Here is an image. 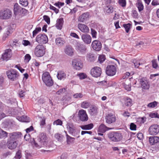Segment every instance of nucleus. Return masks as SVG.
Returning a JSON list of instances; mask_svg holds the SVG:
<instances>
[{
	"instance_id": "obj_1",
	"label": "nucleus",
	"mask_w": 159,
	"mask_h": 159,
	"mask_svg": "<svg viewBox=\"0 0 159 159\" xmlns=\"http://www.w3.org/2000/svg\"><path fill=\"white\" fill-rule=\"evenodd\" d=\"M8 78L12 81L17 80L19 77V73L16 70L11 69L6 72Z\"/></svg>"
},
{
	"instance_id": "obj_2",
	"label": "nucleus",
	"mask_w": 159,
	"mask_h": 159,
	"mask_svg": "<svg viewBox=\"0 0 159 159\" xmlns=\"http://www.w3.org/2000/svg\"><path fill=\"white\" fill-rule=\"evenodd\" d=\"M42 79L47 86L51 87L53 85V80L48 72H45L43 74Z\"/></svg>"
},
{
	"instance_id": "obj_3",
	"label": "nucleus",
	"mask_w": 159,
	"mask_h": 159,
	"mask_svg": "<svg viewBox=\"0 0 159 159\" xmlns=\"http://www.w3.org/2000/svg\"><path fill=\"white\" fill-rule=\"evenodd\" d=\"M110 140L114 142H118L121 140L122 136L121 134L115 132H111L108 134Z\"/></svg>"
},
{
	"instance_id": "obj_4",
	"label": "nucleus",
	"mask_w": 159,
	"mask_h": 159,
	"mask_svg": "<svg viewBox=\"0 0 159 159\" xmlns=\"http://www.w3.org/2000/svg\"><path fill=\"white\" fill-rule=\"evenodd\" d=\"M45 53V48L42 45H38L34 50V54L37 57L43 56Z\"/></svg>"
},
{
	"instance_id": "obj_5",
	"label": "nucleus",
	"mask_w": 159,
	"mask_h": 159,
	"mask_svg": "<svg viewBox=\"0 0 159 159\" xmlns=\"http://www.w3.org/2000/svg\"><path fill=\"white\" fill-rule=\"evenodd\" d=\"M12 16V12L8 9H4L0 11V19L7 20L10 18Z\"/></svg>"
},
{
	"instance_id": "obj_6",
	"label": "nucleus",
	"mask_w": 159,
	"mask_h": 159,
	"mask_svg": "<svg viewBox=\"0 0 159 159\" xmlns=\"http://www.w3.org/2000/svg\"><path fill=\"white\" fill-rule=\"evenodd\" d=\"M72 64L74 68L76 70H80L83 66V64L82 61L80 59H74L72 61Z\"/></svg>"
},
{
	"instance_id": "obj_7",
	"label": "nucleus",
	"mask_w": 159,
	"mask_h": 159,
	"mask_svg": "<svg viewBox=\"0 0 159 159\" xmlns=\"http://www.w3.org/2000/svg\"><path fill=\"white\" fill-rule=\"evenodd\" d=\"M36 41L40 44H45L48 42V39L45 34H39L37 36Z\"/></svg>"
},
{
	"instance_id": "obj_8",
	"label": "nucleus",
	"mask_w": 159,
	"mask_h": 159,
	"mask_svg": "<svg viewBox=\"0 0 159 159\" xmlns=\"http://www.w3.org/2000/svg\"><path fill=\"white\" fill-rule=\"evenodd\" d=\"M90 73L93 77L97 78L99 77L101 74V69L98 67L95 66L91 69Z\"/></svg>"
},
{
	"instance_id": "obj_9",
	"label": "nucleus",
	"mask_w": 159,
	"mask_h": 159,
	"mask_svg": "<svg viewBox=\"0 0 159 159\" xmlns=\"http://www.w3.org/2000/svg\"><path fill=\"white\" fill-rule=\"evenodd\" d=\"M12 55L11 50L10 49H8L4 50V52L2 54L1 59L3 61H7L9 60Z\"/></svg>"
},
{
	"instance_id": "obj_10",
	"label": "nucleus",
	"mask_w": 159,
	"mask_h": 159,
	"mask_svg": "<svg viewBox=\"0 0 159 159\" xmlns=\"http://www.w3.org/2000/svg\"><path fill=\"white\" fill-rule=\"evenodd\" d=\"M75 49L82 54H84L86 52L87 48L84 44L80 43H77L75 46Z\"/></svg>"
},
{
	"instance_id": "obj_11",
	"label": "nucleus",
	"mask_w": 159,
	"mask_h": 159,
	"mask_svg": "<svg viewBox=\"0 0 159 159\" xmlns=\"http://www.w3.org/2000/svg\"><path fill=\"white\" fill-rule=\"evenodd\" d=\"M78 114L79 119L81 121L85 122L88 120V117L85 110L81 109L79 110Z\"/></svg>"
},
{
	"instance_id": "obj_12",
	"label": "nucleus",
	"mask_w": 159,
	"mask_h": 159,
	"mask_svg": "<svg viewBox=\"0 0 159 159\" xmlns=\"http://www.w3.org/2000/svg\"><path fill=\"white\" fill-rule=\"evenodd\" d=\"M116 72L115 66L113 65L108 66L106 69V73L108 75L112 76L114 75Z\"/></svg>"
},
{
	"instance_id": "obj_13",
	"label": "nucleus",
	"mask_w": 159,
	"mask_h": 159,
	"mask_svg": "<svg viewBox=\"0 0 159 159\" xmlns=\"http://www.w3.org/2000/svg\"><path fill=\"white\" fill-rule=\"evenodd\" d=\"M149 134L151 135H156L159 132V126L157 125H151L149 129Z\"/></svg>"
},
{
	"instance_id": "obj_14",
	"label": "nucleus",
	"mask_w": 159,
	"mask_h": 159,
	"mask_svg": "<svg viewBox=\"0 0 159 159\" xmlns=\"http://www.w3.org/2000/svg\"><path fill=\"white\" fill-rule=\"evenodd\" d=\"M91 46L93 50L98 51L101 49L102 44L99 41L94 40L92 42Z\"/></svg>"
},
{
	"instance_id": "obj_15",
	"label": "nucleus",
	"mask_w": 159,
	"mask_h": 159,
	"mask_svg": "<svg viewBox=\"0 0 159 159\" xmlns=\"http://www.w3.org/2000/svg\"><path fill=\"white\" fill-rule=\"evenodd\" d=\"M81 38L82 41L85 44H88L91 43L92 40L91 37L88 34H82L81 35Z\"/></svg>"
},
{
	"instance_id": "obj_16",
	"label": "nucleus",
	"mask_w": 159,
	"mask_h": 159,
	"mask_svg": "<svg viewBox=\"0 0 159 159\" xmlns=\"http://www.w3.org/2000/svg\"><path fill=\"white\" fill-rule=\"evenodd\" d=\"M21 135V133L18 132L10 133L9 135V139L13 141H16L17 139L20 138Z\"/></svg>"
},
{
	"instance_id": "obj_17",
	"label": "nucleus",
	"mask_w": 159,
	"mask_h": 159,
	"mask_svg": "<svg viewBox=\"0 0 159 159\" xmlns=\"http://www.w3.org/2000/svg\"><path fill=\"white\" fill-rule=\"evenodd\" d=\"M66 128L69 134L75 136L74 133L75 131V128L74 125L71 123H68L66 124Z\"/></svg>"
},
{
	"instance_id": "obj_18",
	"label": "nucleus",
	"mask_w": 159,
	"mask_h": 159,
	"mask_svg": "<svg viewBox=\"0 0 159 159\" xmlns=\"http://www.w3.org/2000/svg\"><path fill=\"white\" fill-rule=\"evenodd\" d=\"M105 119L106 122L109 124L115 122L116 119L115 116L111 113L109 114L107 116Z\"/></svg>"
},
{
	"instance_id": "obj_19",
	"label": "nucleus",
	"mask_w": 159,
	"mask_h": 159,
	"mask_svg": "<svg viewBox=\"0 0 159 159\" xmlns=\"http://www.w3.org/2000/svg\"><path fill=\"white\" fill-rule=\"evenodd\" d=\"M78 27L79 30L83 33H87L89 32V27L85 25L79 23L78 24Z\"/></svg>"
},
{
	"instance_id": "obj_20",
	"label": "nucleus",
	"mask_w": 159,
	"mask_h": 159,
	"mask_svg": "<svg viewBox=\"0 0 159 159\" xmlns=\"http://www.w3.org/2000/svg\"><path fill=\"white\" fill-rule=\"evenodd\" d=\"M17 144V141H13L9 139L7 142V147L10 149H13L16 147Z\"/></svg>"
},
{
	"instance_id": "obj_21",
	"label": "nucleus",
	"mask_w": 159,
	"mask_h": 159,
	"mask_svg": "<svg viewBox=\"0 0 159 159\" xmlns=\"http://www.w3.org/2000/svg\"><path fill=\"white\" fill-rule=\"evenodd\" d=\"M139 81L143 89H149V85L148 82L145 80L144 78L140 79Z\"/></svg>"
},
{
	"instance_id": "obj_22",
	"label": "nucleus",
	"mask_w": 159,
	"mask_h": 159,
	"mask_svg": "<svg viewBox=\"0 0 159 159\" xmlns=\"http://www.w3.org/2000/svg\"><path fill=\"white\" fill-rule=\"evenodd\" d=\"M88 111L91 116H95L98 113V108L96 106H93L90 107Z\"/></svg>"
},
{
	"instance_id": "obj_23",
	"label": "nucleus",
	"mask_w": 159,
	"mask_h": 159,
	"mask_svg": "<svg viewBox=\"0 0 159 159\" xmlns=\"http://www.w3.org/2000/svg\"><path fill=\"white\" fill-rule=\"evenodd\" d=\"M57 76L58 80H61L66 78V75L63 71L60 70L58 71Z\"/></svg>"
},
{
	"instance_id": "obj_24",
	"label": "nucleus",
	"mask_w": 159,
	"mask_h": 159,
	"mask_svg": "<svg viewBox=\"0 0 159 159\" xmlns=\"http://www.w3.org/2000/svg\"><path fill=\"white\" fill-rule=\"evenodd\" d=\"M89 16L88 13H84L79 17L78 20L79 21L83 22L88 19Z\"/></svg>"
},
{
	"instance_id": "obj_25",
	"label": "nucleus",
	"mask_w": 159,
	"mask_h": 159,
	"mask_svg": "<svg viewBox=\"0 0 159 159\" xmlns=\"http://www.w3.org/2000/svg\"><path fill=\"white\" fill-rule=\"evenodd\" d=\"M16 118L19 121L22 122H29L30 121V118L25 115L21 116H18Z\"/></svg>"
},
{
	"instance_id": "obj_26",
	"label": "nucleus",
	"mask_w": 159,
	"mask_h": 159,
	"mask_svg": "<svg viewBox=\"0 0 159 159\" xmlns=\"http://www.w3.org/2000/svg\"><path fill=\"white\" fill-rule=\"evenodd\" d=\"M74 49L71 46H66L65 50L66 54L68 55L71 56L73 55Z\"/></svg>"
},
{
	"instance_id": "obj_27",
	"label": "nucleus",
	"mask_w": 159,
	"mask_h": 159,
	"mask_svg": "<svg viewBox=\"0 0 159 159\" xmlns=\"http://www.w3.org/2000/svg\"><path fill=\"white\" fill-rule=\"evenodd\" d=\"M22 8L19 6L17 3L15 4L14 7V14L16 15L20 12L21 11Z\"/></svg>"
},
{
	"instance_id": "obj_28",
	"label": "nucleus",
	"mask_w": 159,
	"mask_h": 159,
	"mask_svg": "<svg viewBox=\"0 0 159 159\" xmlns=\"http://www.w3.org/2000/svg\"><path fill=\"white\" fill-rule=\"evenodd\" d=\"M124 104L126 106L130 107L132 105L133 101L130 98L126 97L124 98Z\"/></svg>"
},
{
	"instance_id": "obj_29",
	"label": "nucleus",
	"mask_w": 159,
	"mask_h": 159,
	"mask_svg": "<svg viewBox=\"0 0 159 159\" xmlns=\"http://www.w3.org/2000/svg\"><path fill=\"white\" fill-rule=\"evenodd\" d=\"M13 29L11 27H9L7 29V31L4 34L3 39L5 40L13 32Z\"/></svg>"
},
{
	"instance_id": "obj_30",
	"label": "nucleus",
	"mask_w": 159,
	"mask_h": 159,
	"mask_svg": "<svg viewBox=\"0 0 159 159\" xmlns=\"http://www.w3.org/2000/svg\"><path fill=\"white\" fill-rule=\"evenodd\" d=\"M57 23L56 26L57 28L58 29L61 30L62 27L63 23V19L62 18H61L57 20Z\"/></svg>"
},
{
	"instance_id": "obj_31",
	"label": "nucleus",
	"mask_w": 159,
	"mask_h": 159,
	"mask_svg": "<svg viewBox=\"0 0 159 159\" xmlns=\"http://www.w3.org/2000/svg\"><path fill=\"white\" fill-rule=\"evenodd\" d=\"M56 44L59 46H61L64 44L65 41L63 38L61 37L57 38L55 40Z\"/></svg>"
},
{
	"instance_id": "obj_32",
	"label": "nucleus",
	"mask_w": 159,
	"mask_h": 159,
	"mask_svg": "<svg viewBox=\"0 0 159 159\" xmlns=\"http://www.w3.org/2000/svg\"><path fill=\"white\" fill-rule=\"evenodd\" d=\"M109 129L104 124H102L99 127L98 131L101 133H103Z\"/></svg>"
},
{
	"instance_id": "obj_33",
	"label": "nucleus",
	"mask_w": 159,
	"mask_h": 159,
	"mask_svg": "<svg viewBox=\"0 0 159 159\" xmlns=\"http://www.w3.org/2000/svg\"><path fill=\"white\" fill-rule=\"evenodd\" d=\"M93 125L92 123L82 125L80 126V127L83 130H90L93 127Z\"/></svg>"
},
{
	"instance_id": "obj_34",
	"label": "nucleus",
	"mask_w": 159,
	"mask_h": 159,
	"mask_svg": "<svg viewBox=\"0 0 159 159\" xmlns=\"http://www.w3.org/2000/svg\"><path fill=\"white\" fill-rule=\"evenodd\" d=\"M87 60L90 62L93 61L95 60V57L94 55L91 53H88L86 56Z\"/></svg>"
},
{
	"instance_id": "obj_35",
	"label": "nucleus",
	"mask_w": 159,
	"mask_h": 159,
	"mask_svg": "<svg viewBox=\"0 0 159 159\" xmlns=\"http://www.w3.org/2000/svg\"><path fill=\"white\" fill-rule=\"evenodd\" d=\"M66 137V142L67 144H70L73 143L75 139L74 138L71 137L68 135H67Z\"/></svg>"
},
{
	"instance_id": "obj_36",
	"label": "nucleus",
	"mask_w": 159,
	"mask_h": 159,
	"mask_svg": "<svg viewBox=\"0 0 159 159\" xmlns=\"http://www.w3.org/2000/svg\"><path fill=\"white\" fill-rule=\"evenodd\" d=\"M40 141L41 143H44L46 142L47 137L46 134L44 133H42L39 135Z\"/></svg>"
},
{
	"instance_id": "obj_37",
	"label": "nucleus",
	"mask_w": 159,
	"mask_h": 159,
	"mask_svg": "<svg viewBox=\"0 0 159 159\" xmlns=\"http://www.w3.org/2000/svg\"><path fill=\"white\" fill-rule=\"evenodd\" d=\"M131 26V24L130 23L124 24L123 25V27L125 28V31L127 33L129 32Z\"/></svg>"
},
{
	"instance_id": "obj_38",
	"label": "nucleus",
	"mask_w": 159,
	"mask_h": 159,
	"mask_svg": "<svg viewBox=\"0 0 159 159\" xmlns=\"http://www.w3.org/2000/svg\"><path fill=\"white\" fill-rule=\"evenodd\" d=\"M105 11L107 13L110 14L113 12V9L111 6H108L106 7Z\"/></svg>"
},
{
	"instance_id": "obj_39",
	"label": "nucleus",
	"mask_w": 159,
	"mask_h": 159,
	"mask_svg": "<svg viewBox=\"0 0 159 159\" xmlns=\"http://www.w3.org/2000/svg\"><path fill=\"white\" fill-rule=\"evenodd\" d=\"M20 4L22 6L26 7L28 5V0H19Z\"/></svg>"
},
{
	"instance_id": "obj_40",
	"label": "nucleus",
	"mask_w": 159,
	"mask_h": 159,
	"mask_svg": "<svg viewBox=\"0 0 159 159\" xmlns=\"http://www.w3.org/2000/svg\"><path fill=\"white\" fill-rule=\"evenodd\" d=\"M77 75L79 77L80 79L81 80L85 79L87 77V75L84 73L78 74Z\"/></svg>"
},
{
	"instance_id": "obj_41",
	"label": "nucleus",
	"mask_w": 159,
	"mask_h": 159,
	"mask_svg": "<svg viewBox=\"0 0 159 159\" xmlns=\"http://www.w3.org/2000/svg\"><path fill=\"white\" fill-rule=\"evenodd\" d=\"M41 28L40 27L36 28L34 30L33 32L32 38H34L37 34L41 30Z\"/></svg>"
},
{
	"instance_id": "obj_42",
	"label": "nucleus",
	"mask_w": 159,
	"mask_h": 159,
	"mask_svg": "<svg viewBox=\"0 0 159 159\" xmlns=\"http://www.w3.org/2000/svg\"><path fill=\"white\" fill-rule=\"evenodd\" d=\"M157 103L156 101L149 103L148 105V107L150 108H153L157 106Z\"/></svg>"
},
{
	"instance_id": "obj_43",
	"label": "nucleus",
	"mask_w": 159,
	"mask_h": 159,
	"mask_svg": "<svg viewBox=\"0 0 159 159\" xmlns=\"http://www.w3.org/2000/svg\"><path fill=\"white\" fill-rule=\"evenodd\" d=\"M89 106V103L86 101H84L82 103L81 105V107L86 109L88 108Z\"/></svg>"
},
{
	"instance_id": "obj_44",
	"label": "nucleus",
	"mask_w": 159,
	"mask_h": 159,
	"mask_svg": "<svg viewBox=\"0 0 159 159\" xmlns=\"http://www.w3.org/2000/svg\"><path fill=\"white\" fill-rule=\"evenodd\" d=\"M137 6L138 8L139 11L140 12L143 11V6L142 3L141 2H139L137 5Z\"/></svg>"
},
{
	"instance_id": "obj_45",
	"label": "nucleus",
	"mask_w": 159,
	"mask_h": 159,
	"mask_svg": "<svg viewBox=\"0 0 159 159\" xmlns=\"http://www.w3.org/2000/svg\"><path fill=\"white\" fill-rule=\"evenodd\" d=\"M55 137L58 141H61L63 139L64 136L60 134L57 133L55 134Z\"/></svg>"
},
{
	"instance_id": "obj_46",
	"label": "nucleus",
	"mask_w": 159,
	"mask_h": 159,
	"mask_svg": "<svg viewBox=\"0 0 159 159\" xmlns=\"http://www.w3.org/2000/svg\"><path fill=\"white\" fill-rule=\"evenodd\" d=\"M21 151L20 150H18L16 152L15 157L16 159H20L21 158L22 156L21 154Z\"/></svg>"
},
{
	"instance_id": "obj_47",
	"label": "nucleus",
	"mask_w": 159,
	"mask_h": 159,
	"mask_svg": "<svg viewBox=\"0 0 159 159\" xmlns=\"http://www.w3.org/2000/svg\"><path fill=\"white\" fill-rule=\"evenodd\" d=\"M119 3L120 5L122 7H125L126 5L125 0H119Z\"/></svg>"
},
{
	"instance_id": "obj_48",
	"label": "nucleus",
	"mask_w": 159,
	"mask_h": 159,
	"mask_svg": "<svg viewBox=\"0 0 159 159\" xmlns=\"http://www.w3.org/2000/svg\"><path fill=\"white\" fill-rule=\"evenodd\" d=\"M105 60V57L104 55H100L98 57V61L100 63H102Z\"/></svg>"
},
{
	"instance_id": "obj_49",
	"label": "nucleus",
	"mask_w": 159,
	"mask_h": 159,
	"mask_svg": "<svg viewBox=\"0 0 159 159\" xmlns=\"http://www.w3.org/2000/svg\"><path fill=\"white\" fill-rule=\"evenodd\" d=\"M64 3V2H57L55 3L54 4V5L58 7V8H60L61 7L63 6Z\"/></svg>"
},
{
	"instance_id": "obj_50",
	"label": "nucleus",
	"mask_w": 159,
	"mask_h": 159,
	"mask_svg": "<svg viewBox=\"0 0 159 159\" xmlns=\"http://www.w3.org/2000/svg\"><path fill=\"white\" fill-rule=\"evenodd\" d=\"M91 34L93 38H96L97 37V32L93 29H91Z\"/></svg>"
},
{
	"instance_id": "obj_51",
	"label": "nucleus",
	"mask_w": 159,
	"mask_h": 159,
	"mask_svg": "<svg viewBox=\"0 0 159 159\" xmlns=\"http://www.w3.org/2000/svg\"><path fill=\"white\" fill-rule=\"evenodd\" d=\"M152 66L153 68L156 69L158 66L156 60H153L152 61Z\"/></svg>"
},
{
	"instance_id": "obj_52",
	"label": "nucleus",
	"mask_w": 159,
	"mask_h": 159,
	"mask_svg": "<svg viewBox=\"0 0 159 159\" xmlns=\"http://www.w3.org/2000/svg\"><path fill=\"white\" fill-rule=\"evenodd\" d=\"M62 124V121L60 119H58L55 120L53 123L54 125H61Z\"/></svg>"
},
{
	"instance_id": "obj_53",
	"label": "nucleus",
	"mask_w": 159,
	"mask_h": 159,
	"mask_svg": "<svg viewBox=\"0 0 159 159\" xmlns=\"http://www.w3.org/2000/svg\"><path fill=\"white\" fill-rule=\"evenodd\" d=\"M83 96V95L81 93H76L73 95V97L75 98H81Z\"/></svg>"
},
{
	"instance_id": "obj_54",
	"label": "nucleus",
	"mask_w": 159,
	"mask_h": 159,
	"mask_svg": "<svg viewBox=\"0 0 159 159\" xmlns=\"http://www.w3.org/2000/svg\"><path fill=\"white\" fill-rule=\"evenodd\" d=\"M133 62L134 64L135 67L136 68H138L140 65V62H139L135 59L133 60Z\"/></svg>"
},
{
	"instance_id": "obj_55",
	"label": "nucleus",
	"mask_w": 159,
	"mask_h": 159,
	"mask_svg": "<svg viewBox=\"0 0 159 159\" xmlns=\"http://www.w3.org/2000/svg\"><path fill=\"white\" fill-rule=\"evenodd\" d=\"M22 43L25 46L28 45H30V42L28 40H23L22 42Z\"/></svg>"
},
{
	"instance_id": "obj_56",
	"label": "nucleus",
	"mask_w": 159,
	"mask_h": 159,
	"mask_svg": "<svg viewBox=\"0 0 159 159\" xmlns=\"http://www.w3.org/2000/svg\"><path fill=\"white\" fill-rule=\"evenodd\" d=\"M43 19L48 24L50 23V19L48 16L44 15L43 16Z\"/></svg>"
},
{
	"instance_id": "obj_57",
	"label": "nucleus",
	"mask_w": 159,
	"mask_h": 159,
	"mask_svg": "<svg viewBox=\"0 0 159 159\" xmlns=\"http://www.w3.org/2000/svg\"><path fill=\"white\" fill-rule=\"evenodd\" d=\"M149 116L151 118H159V115L157 113H151L149 114Z\"/></svg>"
},
{
	"instance_id": "obj_58",
	"label": "nucleus",
	"mask_w": 159,
	"mask_h": 159,
	"mask_svg": "<svg viewBox=\"0 0 159 159\" xmlns=\"http://www.w3.org/2000/svg\"><path fill=\"white\" fill-rule=\"evenodd\" d=\"M138 14L137 11L135 10H133L132 11V16L134 18H137Z\"/></svg>"
},
{
	"instance_id": "obj_59",
	"label": "nucleus",
	"mask_w": 159,
	"mask_h": 159,
	"mask_svg": "<svg viewBox=\"0 0 159 159\" xmlns=\"http://www.w3.org/2000/svg\"><path fill=\"white\" fill-rule=\"evenodd\" d=\"M49 8L50 9L54 11L56 13H57L59 11V10L56 8L55 7L50 5Z\"/></svg>"
},
{
	"instance_id": "obj_60",
	"label": "nucleus",
	"mask_w": 159,
	"mask_h": 159,
	"mask_svg": "<svg viewBox=\"0 0 159 159\" xmlns=\"http://www.w3.org/2000/svg\"><path fill=\"white\" fill-rule=\"evenodd\" d=\"M15 67L17 68L22 73H23L25 71V69L22 68L19 65H16Z\"/></svg>"
},
{
	"instance_id": "obj_61",
	"label": "nucleus",
	"mask_w": 159,
	"mask_h": 159,
	"mask_svg": "<svg viewBox=\"0 0 159 159\" xmlns=\"http://www.w3.org/2000/svg\"><path fill=\"white\" fill-rule=\"evenodd\" d=\"M25 91L22 90L21 89L19 90V95L20 98L24 97L25 95Z\"/></svg>"
},
{
	"instance_id": "obj_62",
	"label": "nucleus",
	"mask_w": 159,
	"mask_h": 159,
	"mask_svg": "<svg viewBox=\"0 0 159 159\" xmlns=\"http://www.w3.org/2000/svg\"><path fill=\"white\" fill-rule=\"evenodd\" d=\"M136 125L134 123H131L130 125V129L131 130H136Z\"/></svg>"
},
{
	"instance_id": "obj_63",
	"label": "nucleus",
	"mask_w": 159,
	"mask_h": 159,
	"mask_svg": "<svg viewBox=\"0 0 159 159\" xmlns=\"http://www.w3.org/2000/svg\"><path fill=\"white\" fill-rule=\"evenodd\" d=\"M70 35L73 38H76V39H80V38H79V36H78V35L77 34H76L75 33H74V32L71 33L70 34Z\"/></svg>"
},
{
	"instance_id": "obj_64",
	"label": "nucleus",
	"mask_w": 159,
	"mask_h": 159,
	"mask_svg": "<svg viewBox=\"0 0 159 159\" xmlns=\"http://www.w3.org/2000/svg\"><path fill=\"white\" fill-rule=\"evenodd\" d=\"M149 140L150 143L151 145H153L155 144V143L154 141V139L153 138V136H151L149 137Z\"/></svg>"
}]
</instances>
